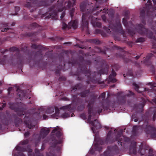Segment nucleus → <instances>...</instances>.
<instances>
[{
	"label": "nucleus",
	"instance_id": "nucleus-1",
	"mask_svg": "<svg viewBox=\"0 0 156 156\" xmlns=\"http://www.w3.org/2000/svg\"><path fill=\"white\" fill-rule=\"evenodd\" d=\"M71 106V105L66 106L62 107L60 109L56 107H50L48 108L46 113L51 118L57 119L60 118L65 119L70 116L72 117L74 115L73 113L71 116L68 113L69 112H71L72 110L70 109Z\"/></svg>",
	"mask_w": 156,
	"mask_h": 156
},
{
	"label": "nucleus",
	"instance_id": "nucleus-2",
	"mask_svg": "<svg viewBox=\"0 0 156 156\" xmlns=\"http://www.w3.org/2000/svg\"><path fill=\"white\" fill-rule=\"evenodd\" d=\"M92 110H90L89 111V114H90L87 119L88 122L91 124L92 126L91 127V129L93 133H97V131H96V129H98L101 128V125L97 120H95L94 122L91 121V114Z\"/></svg>",
	"mask_w": 156,
	"mask_h": 156
},
{
	"label": "nucleus",
	"instance_id": "nucleus-3",
	"mask_svg": "<svg viewBox=\"0 0 156 156\" xmlns=\"http://www.w3.org/2000/svg\"><path fill=\"white\" fill-rule=\"evenodd\" d=\"M88 9H87V13H83V16L82 17V22L83 23V25L86 24L87 25L88 22H87V18H88L89 20H90V19H91V20H92V18H93L94 17H91L90 18V17H89L88 16H89V14L88 13L89 12V13H90V12H89V11H88Z\"/></svg>",
	"mask_w": 156,
	"mask_h": 156
},
{
	"label": "nucleus",
	"instance_id": "nucleus-4",
	"mask_svg": "<svg viewBox=\"0 0 156 156\" xmlns=\"http://www.w3.org/2000/svg\"><path fill=\"white\" fill-rule=\"evenodd\" d=\"M49 132V128H42L40 132V138H43Z\"/></svg>",
	"mask_w": 156,
	"mask_h": 156
},
{
	"label": "nucleus",
	"instance_id": "nucleus-5",
	"mask_svg": "<svg viewBox=\"0 0 156 156\" xmlns=\"http://www.w3.org/2000/svg\"><path fill=\"white\" fill-rule=\"evenodd\" d=\"M94 140L93 144H95V149L97 150H100V149L98 148V144L100 142L97 133L94 135Z\"/></svg>",
	"mask_w": 156,
	"mask_h": 156
},
{
	"label": "nucleus",
	"instance_id": "nucleus-6",
	"mask_svg": "<svg viewBox=\"0 0 156 156\" xmlns=\"http://www.w3.org/2000/svg\"><path fill=\"white\" fill-rule=\"evenodd\" d=\"M92 20H91V23L94 27H100L101 26V23L97 21L96 18L95 17L92 18Z\"/></svg>",
	"mask_w": 156,
	"mask_h": 156
},
{
	"label": "nucleus",
	"instance_id": "nucleus-7",
	"mask_svg": "<svg viewBox=\"0 0 156 156\" xmlns=\"http://www.w3.org/2000/svg\"><path fill=\"white\" fill-rule=\"evenodd\" d=\"M69 26L70 27L73 28V29H76L77 27V23L76 20H74L73 21H71L69 23Z\"/></svg>",
	"mask_w": 156,
	"mask_h": 156
},
{
	"label": "nucleus",
	"instance_id": "nucleus-8",
	"mask_svg": "<svg viewBox=\"0 0 156 156\" xmlns=\"http://www.w3.org/2000/svg\"><path fill=\"white\" fill-rule=\"evenodd\" d=\"M27 151L28 152V156H35V155L37 156L39 152L38 150L37 149H36L35 151V154H31V150L29 147H28L27 148Z\"/></svg>",
	"mask_w": 156,
	"mask_h": 156
},
{
	"label": "nucleus",
	"instance_id": "nucleus-9",
	"mask_svg": "<svg viewBox=\"0 0 156 156\" xmlns=\"http://www.w3.org/2000/svg\"><path fill=\"white\" fill-rule=\"evenodd\" d=\"M61 129L58 126H57V128H55L52 131V133H55L56 135L59 136L62 135V133L61 132Z\"/></svg>",
	"mask_w": 156,
	"mask_h": 156
},
{
	"label": "nucleus",
	"instance_id": "nucleus-10",
	"mask_svg": "<svg viewBox=\"0 0 156 156\" xmlns=\"http://www.w3.org/2000/svg\"><path fill=\"white\" fill-rule=\"evenodd\" d=\"M116 74L115 73V72L113 71L112 72L111 75H110L109 76V80L113 82H115L116 81V80H115V79L114 78H113L112 79H111V77L112 76H116Z\"/></svg>",
	"mask_w": 156,
	"mask_h": 156
},
{
	"label": "nucleus",
	"instance_id": "nucleus-11",
	"mask_svg": "<svg viewBox=\"0 0 156 156\" xmlns=\"http://www.w3.org/2000/svg\"><path fill=\"white\" fill-rule=\"evenodd\" d=\"M16 91L18 93V96H19V97L25 96L24 92L22 90H20L19 88L17 89Z\"/></svg>",
	"mask_w": 156,
	"mask_h": 156
},
{
	"label": "nucleus",
	"instance_id": "nucleus-12",
	"mask_svg": "<svg viewBox=\"0 0 156 156\" xmlns=\"http://www.w3.org/2000/svg\"><path fill=\"white\" fill-rule=\"evenodd\" d=\"M133 86L134 88L135 89V90L137 92H139V91H138V85L135 83H134L133 84Z\"/></svg>",
	"mask_w": 156,
	"mask_h": 156
},
{
	"label": "nucleus",
	"instance_id": "nucleus-13",
	"mask_svg": "<svg viewBox=\"0 0 156 156\" xmlns=\"http://www.w3.org/2000/svg\"><path fill=\"white\" fill-rule=\"evenodd\" d=\"M74 4V3H73V4H72L71 2L69 1L68 2V7L73 6Z\"/></svg>",
	"mask_w": 156,
	"mask_h": 156
},
{
	"label": "nucleus",
	"instance_id": "nucleus-14",
	"mask_svg": "<svg viewBox=\"0 0 156 156\" xmlns=\"http://www.w3.org/2000/svg\"><path fill=\"white\" fill-rule=\"evenodd\" d=\"M28 143V140H26L23 141L21 142L20 143V144H21L22 145H24L27 144Z\"/></svg>",
	"mask_w": 156,
	"mask_h": 156
},
{
	"label": "nucleus",
	"instance_id": "nucleus-15",
	"mask_svg": "<svg viewBox=\"0 0 156 156\" xmlns=\"http://www.w3.org/2000/svg\"><path fill=\"white\" fill-rule=\"evenodd\" d=\"M80 8L81 10L82 11H85V7H84L82 5H81L80 6Z\"/></svg>",
	"mask_w": 156,
	"mask_h": 156
},
{
	"label": "nucleus",
	"instance_id": "nucleus-16",
	"mask_svg": "<svg viewBox=\"0 0 156 156\" xmlns=\"http://www.w3.org/2000/svg\"><path fill=\"white\" fill-rule=\"evenodd\" d=\"M154 87H156V83H153L151 85V88H153Z\"/></svg>",
	"mask_w": 156,
	"mask_h": 156
},
{
	"label": "nucleus",
	"instance_id": "nucleus-17",
	"mask_svg": "<svg viewBox=\"0 0 156 156\" xmlns=\"http://www.w3.org/2000/svg\"><path fill=\"white\" fill-rule=\"evenodd\" d=\"M12 89L13 87H10L8 88V94H9L10 93V91L12 90Z\"/></svg>",
	"mask_w": 156,
	"mask_h": 156
},
{
	"label": "nucleus",
	"instance_id": "nucleus-18",
	"mask_svg": "<svg viewBox=\"0 0 156 156\" xmlns=\"http://www.w3.org/2000/svg\"><path fill=\"white\" fill-rule=\"evenodd\" d=\"M138 126H135L133 127V129L134 130H135L136 129H138Z\"/></svg>",
	"mask_w": 156,
	"mask_h": 156
},
{
	"label": "nucleus",
	"instance_id": "nucleus-19",
	"mask_svg": "<svg viewBox=\"0 0 156 156\" xmlns=\"http://www.w3.org/2000/svg\"><path fill=\"white\" fill-rule=\"evenodd\" d=\"M128 92H129V94H127L126 95V96L132 95H133V92H131L130 91H128Z\"/></svg>",
	"mask_w": 156,
	"mask_h": 156
},
{
	"label": "nucleus",
	"instance_id": "nucleus-20",
	"mask_svg": "<svg viewBox=\"0 0 156 156\" xmlns=\"http://www.w3.org/2000/svg\"><path fill=\"white\" fill-rule=\"evenodd\" d=\"M67 26V25L66 24H63L62 25V28L63 29H65Z\"/></svg>",
	"mask_w": 156,
	"mask_h": 156
},
{
	"label": "nucleus",
	"instance_id": "nucleus-21",
	"mask_svg": "<svg viewBox=\"0 0 156 156\" xmlns=\"http://www.w3.org/2000/svg\"><path fill=\"white\" fill-rule=\"evenodd\" d=\"M73 10H74V9H72V10L70 12V16L71 17H72L73 16Z\"/></svg>",
	"mask_w": 156,
	"mask_h": 156
},
{
	"label": "nucleus",
	"instance_id": "nucleus-22",
	"mask_svg": "<svg viewBox=\"0 0 156 156\" xmlns=\"http://www.w3.org/2000/svg\"><path fill=\"white\" fill-rule=\"evenodd\" d=\"M101 17L103 20L105 21L106 20L105 16L104 15H102Z\"/></svg>",
	"mask_w": 156,
	"mask_h": 156
},
{
	"label": "nucleus",
	"instance_id": "nucleus-23",
	"mask_svg": "<svg viewBox=\"0 0 156 156\" xmlns=\"http://www.w3.org/2000/svg\"><path fill=\"white\" fill-rule=\"evenodd\" d=\"M29 135V132H26V133H25L24 134V136L26 137H27V136L28 135Z\"/></svg>",
	"mask_w": 156,
	"mask_h": 156
},
{
	"label": "nucleus",
	"instance_id": "nucleus-24",
	"mask_svg": "<svg viewBox=\"0 0 156 156\" xmlns=\"http://www.w3.org/2000/svg\"><path fill=\"white\" fill-rule=\"evenodd\" d=\"M108 9H103V12H104L105 13L108 12Z\"/></svg>",
	"mask_w": 156,
	"mask_h": 156
},
{
	"label": "nucleus",
	"instance_id": "nucleus-25",
	"mask_svg": "<svg viewBox=\"0 0 156 156\" xmlns=\"http://www.w3.org/2000/svg\"><path fill=\"white\" fill-rule=\"evenodd\" d=\"M48 118V117L47 116H46L45 115H43V118L44 119H46Z\"/></svg>",
	"mask_w": 156,
	"mask_h": 156
},
{
	"label": "nucleus",
	"instance_id": "nucleus-26",
	"mask_svg": "<svg viewBox=\"0 0 156 156\" xmlns=\"http://www.w3.org/2000/svg\"><path fill=\"white\" fill-rule=\"evenodd\" d=\"M112 133V131H110L108 133V134L107 135V137L108 138L109 136H110V135Z\"/></svg>",
	"mask_w": 156,
	"mask_h": 156
},
{
	"label": "nucleus",
	"instance_id": "nucleus-27",
	"mask_svg": "<svg viewBox=\"0 0 156 156\" xmlns=\"http://www.w3.org/2000/svg\"><path fill=\"white\" fill-rule=\"evenodd\" d=\"M81 118H82L83 119H85V117L84 114L81 115Z\"/></svg>",
	"mask_w": 156,
	"mask_h": 156
},
{
	"label": "nucleus",
	"instance_id": "nucleus-28",
	"mask_svg": "<svg viewBox=\"0 0 156 156\" xmlns=\"http://www.w3.org/2000/svg\"><path fill=\"white\" fill-rule=\"evenodd\" d=\"M143 39L142 38H139L138 39L137 41H143Z\"/></svg>",
	"mask_w": 156,
	"mask_h": 156
},
{
	"label": "nucleus",
	"instance_id": "nucleus-29",
	"mask_svg": "<svg viewBox=\"0 0 156 156\" xmlns=\"http://www.w3.org/2000/svg\"><path fill=\"white\" fill-rule=\"evenodd\" d=\"M121 140H120V139H119V140H118V143L119 145H122V143L121 142Z\"/></svg>",
	"mask_w": 156,
	"mask_h": 156
},
{
	"label": "nucleus",
	"instance_id": "nucleus-30",
	"mask_svg": "<svg viewBox=\"0 0 156 156\" xmlns=\"http://www.w3.org/2000/svg\"><path fill=\"white\" fill-rule=\"evenodd\" d=\"M27 126L29 128H31L32 127V126L31 125H29V124H27Z\"/></svg>",
	"mask_w": 156,
	"mask_h": 156
},
{
	"label": "nucleus",
	"instance_id": "nucleus-31",
	"mask_svg": "<svg viewBox=\"0 0 156 156\" xmlns=\"http://www.w3.org/2000/svg\"><path fill=\"white\" fill-rule=\"evenodd\" d=\"M37 46L35 44H33L32 46V47L33 48H37Z\"/></svg>",
	"mask_w": 156,
	"mask_h": 156
},
{
	"label": "nucleus",
	"instance_id": "nucleus-32",
	"mask_svg": "<svg viewBox=\"0 0 156 156\" xmlns=\"http://www.w3.org/2000/svg\"><path fill=\"white\" fill-rule=\"evenodd\" d=\"M152 103L156 104V98L153 100Z\"/></svg>",
	"mask_w": 156,
	"mask_h": 156
},
{
	"label": "nucleus",
	"instance_id": "nucleus-33",
	"mask_svg": "<svg viewBox=\"0 0 156 156\" xmlns=\"http://www.w3.org/2000/svg\"><path fill=\"white\" fill-rule=\"evenodd\" d=\"M118 28H119V29H120L121 28V24L120 23H119L118 24Z\"/></svg>",
	"mask_w": 156,
	"mask_h": 156
},
{
	"label": "nucleus",
	"instance_id": "nucleus-34",
	"mask_svg": "<svg viewBox=\"0 0 156 156\" xmlns=\"http://www.w3.org/2000/svg\"><path fill=\"white\" fill-rule=\"evenodd\" d=\"M65 15V14L64 13H62V15L61 16V18H63L64 17Z\"/></svg>",
	"mask_w": 156,
	"mask_h": 156
},
{
	"label": "nucleus",
	"instance_id": "nucleus-35",
	"mask_svg": "<svg viewBox=\"0 0 156 156\" xmlns=\"http://www.w3.org/2000/svg\"><path fill=\"white\" fill-rule=\"evenodd\" d=\"M8 29L7 28H5L4 30H2V32H5V31H6L7 30H8Z\"/></svg>",
	"mask_w": 156,
	"mask_h": 156
},
{
	"label": "nucleus",
	"instance_id": "nucleus-36",
	"mask_svg": "<svg viewBox=\"0 0 156 156\" xmlns=\"http://www.w3.org/2000/svg\"><path fill=\"white\" fill-rule=\"evenodd\" d=\"M120 137L123 138L125 140H126V139L127 138L126 137H125L123 136H121Z\"/></svg>",
	"mask_w": 156,
	"mask_h": 156
},
{
	"label": "nucleus",
	"instance_id": "nucleus-37",
	"mask_svg": "<svg viewBox=\"0 0 156 156\" xmlns=\"http://www.w3.org/2000/svg\"><path fill=\"white\" fill-rule=\"evenodd\" d=\"M101 111H102V109H99V111H98V113H99L101 112Z\"/></svg>",
	"mask_w": 156,
	"mask_h": 156
},
{
	"label": "nucleus",
	"instance_id": "nucleus-38",
	"mask_svg": "<svg viewBox=\"0 0 156 156\" xmlns=\"http://www.w3.org/2000/svg\"><path fill=\"white\" fill-rule=\"evenodd\" d=\"M151 1L150 0H148L147 2V3H149L148 5H149V4L150 3H151Z\"/></svg>",
	"mask_w": 156,
	"mask_h": 156
},
{
	"label": "nucleus",
	"instance_id": "nucleus-39",
	"mask_svg": "<svg viewBox=\"0 0 156 156\" xmlns=\"http://www.w3.org/2000/svg\"><path fill=\"white\" fill-rule=\"evenodd\" d=\"M90 152L92 154L93 153V149H92L90 150Z\"/></svg>",
	"mask_w": 156,
	"mask_h": 156
},
{
	"label": "nucleus",
	"instance_id": "nucleus-40",
	"mask_svg": "<svg viewBox=\"0 0 156 156\" xmlns=\"http://www.w3.org/2000/svg\"><path fill=\"white\" fill-rule=\"evenodd\" d=\"M125 18H123V24L125 25V22L124 21H125Z\"/></svg>",
	"mask_w": 156,
	"mask_h": 156
},
{
	"label": "nucleus",
	"instance_id": "nucleus-41",
	"mask_svg": "<svg viewBox=\"0 0 156 156\" xmlns=\"http://www.w3.org/2000/svg\"><path fill=\"white\" fill-rule=\"evenodd\" d=\"M48 156H53V155L52 154H49L48 155Z\"/></svg>",
	"mask_w": 156,
	"mask_h": 156
},
{
	"label": "nucleus",
	"instance_id": "nucleus-42",
	"mask_svg": "<svg viewBox=\"0 0 156 156\" xmlns=\"http://www.w3.org/2000/svg\"><path fill=\"white\" fill-rule=\"evenodd\" d=\"M63 9H62V10H58V11H60V12L62 11H63Z\"/></svg>",
	"mask_w": 156,
	"mask_h": 156
},
{
	"label": "nucleus",
	"instance_id": "nucleus-43",
	"mask_svg": "<svg viewBox=\"0 0 156 156\" xmlns=\"http://www.w3.org/2000/svg\"><path fill=\"white\" fill-rule=\"evenodd\" d=\"M105 95V94H102V95L103 96H104Z\"/></svg>",
	"mask_w": 156,
	"mask_h": 156
},
{
	"label": "nucleus",
	"instance_id": "nucleus-44",
	"mask_svg": "<svg viewBox=\"0 0 156 156\" xmlns=\"http://www.w3.org/2000/svg\"><path fill=\"white\" fill-rule=\"evenodd\" d=\"M2 84V82H1V81H0V85L1 84Z\"/></svg>",
	"mask_w": 156,
	"mask_h": 156
},
{
	"label": "nucleus",
	"instance_id": "nucleus-45",
	"mask_svg": "<svg viewBox=\"0 0 156 156\" xmlns=\"http://www.w3.org/2000/svg\"><path fill=\"white\" fill-rule=\"evenodd\" d=\"M136 58H139V56H136Z\"/></svg>",
	"mask_w": 156,
	"mask_h": 156
},
{
	"label": "nucleus",
	"instance_id": "nucleus-46",
	"mask_svg": "<svg viewBox=\"0 0 156 156\" xmlns=\"http://www.w3.org/2000/svg\"><path fill=\"white\" fill-rule=\"evenodd\" d=\"M152 0L153 1L154 3H155L154 0Z\"/></svg>",
	"mask_w": 156,
	"mask_h": 156
},
{
	"label": "nucleus",
	"instance_id": "nucleus-47",
	"mask_svg": "<svg viewBox=\"0 0 156 156\" xmlns=\"http://www.w3.org/2000/svg\"><path fill=\"white\" fill-rule=\"evenodd\" d=\"M93 11V10H92V11H90V12H91Z\"/></svg>",
	"mask_w": 156,
	"mask_h": 156
},
{
	"label": "nucleus",
	"instance_id": "nucleus-48",
	"mask_svg": "<svg viewBox=\"0 0 156 156\" xmlns=\"http://www.w3.org/2000/svg\"><path fill=\"white\" fill-rule=\"evenodd\" d=\"M3 106H5V105H3Z\"/></svg>",
	"mask_w": 156,
	"mask_h": 156
},
{
	"label": "nucleus",
	"instance_id": "nucleus-49",
	"mask_svg": "<svg viewBox=\"0 0 156 156\" xmlns=\"http://www.w3.org/2000/svg\"><path fill=\"white\" fill-rule=\"evenodd\" d=\"M102 10V9H101L100 10V11H101Z\"/></svg>",
	"mask_w": 156,
	"mask_h": 156
},
{
	"label": "nucleus",
	"instance_id": "nucleus-50",
	"mask_svg": "<svg viewBox=\"0 0 156 156\" xmlns=\"http://www.w3.org/2000/svg\"><path fill=\"white\" fill-rule=\"evenodd\" d=\"M98 8V7H96V8Z\"/></svg>",
	"mask_w": 156,
	"mask_h": 156
},
{
	"label": "nucleus",
	"instance_id": "nucleus-51",
	"mask_svg": "<svg viewBox=\"0 0 156 156\" xmlns=\"http://www.w3.org/2000/svg\"><path fill=\"white\" fill-rule=\"evenodd\" d=\"M155 11L156 12V9H155Z\"/></svg>",
	"mask_w": 156,
	"mask_h": 156
}]
</instances>
